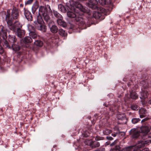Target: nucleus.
<instances>
[{"instance_id":"nucleus-1","label":"nucleus","mask_w":151,"mask_h":151,"mask_svg":"<svg viewBox=\"0 0 151 151\" xmlns=\"http://www.w3.org/2000/svg\"><path fill=\"white\" fill-rule=\"evenodd\" d=\"M43 22V20L39 17L37 16V21L34 22L35 27L38 30H41L43 32H46L47 29L46 26L44 24H42Z\"/></svg>"},{"instance_id":"nucleus-2","label":"nucleus","mask_w":151,"mask_h":151,"mask_svg":"<svg viewBox=\"0 0 151 151\" xmlns=\"http://www.w3.org/2000/svg\"><path fill=\"white\" fill-rule=\"evenodd\" d=\"M51 11L50 6L49 5H45V6H41L39 7V15L40 18H41V16L44 15L46 14L48 12ZM39 17V16H38Z\"/></svg>"},{"instance_id":"nucleus-3","label":"nucleus","mask_w":151,"mask_h":151,"mask_svg":"<svg viewBox=\"0 0 151 151\" xmlns=\"http://www.w3.org/2000/svg\"><path fill=\"white\" fill-rule=\"evenodd\" d=\"M150 143H151V140L138 141L136 145V147L139 149L140 148L144 147L146 145H149Z\"/></svg>"},{"instance_id":"nucleus-4","label":"nucleus","mask_w":151,"mask_h":151,"mask_svg":"<svg viewBox=\"0 0 151 151\" xmlns=\"http://www.w3.org/2000/svg\"><path fill=\"white\" fill-rule=\"evenodd\" d=\"M1 31L0 32V36L3 39L5 40L7 38V30L3 26L1 25L0 27Z\"/></svg>"},{"instance_id":"nucleus-5","label":"nucleus","mask_w":151,"mask_h":151,"mask_svg":"<svg viewBox=\"0 0 151 151\" xmlns=\"http://www.w3.org/2000/svg\"><path fill=\"white\" fill-rule=\"evenodd\" d=\"M130 134L133 138H137L139 135L140 131L136 129H133L131 130Z\"/></svg>"},{"instance_id":"nucleus-6","label":"nucleus","mask_w":151,"mask_h":151,"mask_svg":"<svg viewBox=\"0 0 151 151\" xmlns=\"http://www.w3.org/2000/svg\"><path fill=\"white\" fill-rule=\"evenodd\" d=\"M22 27V25L18 21H16L13 24L12 27L10 28V29L15 32L16 30L20 29Z\"/></svg>"},{"instance_id":"nucleus-7","label":"nucleus","mask_w":151,"mask_h":151,"mask_svg":"<svg viewBox=\"0 0 151 151\" xmlns=\"http://www.w3.org/2000/svg\"><path fill=\"white\" fill-rule=\"evenodd\" d=\"M88 6L92 9H95L98 3L97 0H88Z\"/></svg>"},{"instance_id":"nucleus-8","label":"nucleus","mask_w":151,"mask_h":151,"mask_svg":"<svg viewBox=\"0 0 151 151\" xmlns=\"http://www.w3.org/2000/svg\"><path fill=\"white\" fill-rule=\"evenodd\" d=\"M32 41V40L30 37L27 36L24 38V39H22L21 40V43L22 44L21 45L24 46V45L22 44V42H24V43L26 44L30 43Z\"/></svg>"},{"instance_id":"nucleus-9","label":"nucleus","mask_w":151,"mask_h":151,"mask_svg":"<svg viewBox=\"0 0 151 151\" xmlns=\"http://www.w3.org/2000/svg\"><path fill=\"white\" fill-rule=\"evenodd\" d=\"M24 14L28 21H31L32 19V15L29 11L27 10H24Z\"/></svg>"},{"instance_id":"nucleus-10","label":"nucleus","mask_w":151,"mask_h":151,"mask_svg":"<svg viewBox=\"0 0 151 151\" xmlns=\"http://www.w3.org/2000/svg\"><path fill=\"white\" fill-rule=\"evenodd\" d=\"M13 19H16L19 17V12L17 9H13L11 15Z\"/></svg>"},{"instance_id":"nucleus-11","label":"nucleus","mask_w":151,"mask_h":151,"mask_svg":"<svg viewBox=\"0 0 151 151\" xmlns=\"http://www.w3.org/2000/svg\"><path fill=\"white\" fill-rule=\"evenodd\" d=\"M123 151H139V149L136 147V145L126 147Z\"/></svg>"},{"instance_id":"nucleus-12","label":"nucleus","mask_w":151,"mask_h":151,"mask_svg":"<svg viewBox=\"0 0 151 151\" xmlns=\"http://www.w3.org/2000/svg\"><path fill=\"white\" fill-rule=\"evenodd\" d=\"M52 22L50 23H49V26L50 27V30L53 33H55L58 31V28L55 25H52L51 26V24H52Z\"/></svg>"},{"instance_id":"nucleus-13","label":"nucleus","mask_w":151,"mask_h":151,"mask_svg":"<svg viewBox=\"0 0 151 151\" xmlns=\"http://www.w3.org/2000/svg\"><path fill=\"white\" fill-rule=\"evenodd\" d=\"M140 93L141 96H140V98L141 99H145L147 98L149 95L147 91H142Z\"/></svg>"},{"instance_id":"nucleus-14","label":"nucleus","mask_w":151,"mask_h":151,"mask_svg":"<svg viewBox=\"0 0 151 151\" xmlns=\"http://www.w3.org/2000/svg\"><path fill=\"white\" fill-rule=\"evenodd\" d=\"M17 30V35L18 37L21 38L24 36L25 35V32L24 30L19 29Z\"/></svg>"},{"instance_id":"nucleus-15","label":"nucleus","mask_w":151,"mask_h":151,"mask_svg":"<svg viewBox=\"0 0 151 151\" xmlns=\"http://www.w3.org/2000/svg\"><path fill=\"white\" fill-rule=\"evenodd\" d=\"M141 132L145 134H147L150 131V128L148 126H144L141 127Z\"/></svg>"},{"instance_id":"nucleus-16","label":"nucleus","mask_w":151,"mask_h":151,"mask_svg":"<svg viewBox=\"0 0 151 151\" xmlns=\"http://www.w3.org/2000/svg\"><path fill=\"white\" fill-rule=\"evenodd\" d=\"M76 8L78 9L80 11L83 12H86V9L84 7L80 4L78 3L76 6Z\"/></svg>"},{"instance_id":"nucleus-17","label":"nucleus","mask_w":151,"mask_h":151,"mask_svg":"<svg viewBox=\"0 0 151 151\" xmlns=\"http://www.w3.org/2000/svg\"><path fill=\"white\" fill-rule=\"evenodd\" d=\"M6 19L7 20V23L8 27L10 29V28L12 27L13 26V24H12V19L11 20L9 19V17L8 15L6 16Z\"/></svg>"},{"instance_id":"nucleus-18","label":"nucleus","mask_w":151,"mask_h":151,"mask_svg":"<svg viewBox=\"0 0 151 151\" xmlns=\"http://www.w3.org/2000/svg\"><path fill=\"white\" fill-rule=\"evenodd\" d=\"M75 19L76 22H79L80 24L83 25L85 23L84 20L83 19L81 16L76 17Z\"/></svg>"},{"instance_id":"nucleus-19","label":"nucleus","mask_w":151,"mask_h":151,"mask_svg":"<svg viewBox=\"0 0 151 151\" xmlns=\"http://www.w3.org/2000/svg\"><path fill=\"white\" fill-rule=\"evenodd\" d=\"M62 18L61 19H58L57 20V22L59 25L62 26L63 27H65L66 26V23L62 20Z\"/></svg>"},{"instance_id":"nucleus-20","label":"nucleus","mask_w":151,"mask_h":151,"mask_svg":"<svg viewBox=\"0 0 151 151\" xmlns=\"http://www.w3.org/2000/svg\"><path fill=\"white\" fill-rule=\"evenodd\" d=\"M130 97L131 98L133 99H136L138 97V95L136 93L134 92H132L130 93Z\"/></svg>"},{"instance_id":"nucleus-21","label":"nucleus","mask_w":151,"mask_h":151,"mask_svg":"<svg viewBox=\"0 0 151 151\" xmlns=\"http://www.w3.org/2000/svg\"><path fill=\"white\" fill-rule=\"evenodd\" d=\"M34 44L37 46L41 47L42 46L43 42L40 40H37L34 42Z\"/></svg>"},{"instance_id":"nucleus-22","label":"nucleus","mask_w":151,"mask_h":151,"mask_svg":"<svg viewBox=\"0 0 151 151\" xmlns=\"http://www.w3.org/2000/svg\"><path fill=\"white\" fill-rule=\"evenodd\" d=\"M100 10L101 12H98L95 13V14L94 15V16L96 18H99L100 17L101 15L100 13L101 12H103L104 10V9L103 8H101Z\"/></svg>"},{"instance_id":"nucleus-23","label":"nucleus","mask_w":151,"mask_h":151,"mask_svg":"<svg viewBox=\"0 0 151 151\" xmlns=\"http://www.w3.org/2000/svg\"><path fill=\"white\" fill-rule=\"evenodd\" d=\"M38 8V6L37 3H34L32 6V13L33 14H34Z\"/></svg>"},{"instance_id":"nucleus-24","label":"nucleus","mask_w":151,"mask_h":151,"mask_svg":"<svg viewBox=\"0 0 151 151\" xmlns=\"http://www.w3.org/2000/svg\"><path fill=\"white\" fill-rule=\"evenodd\" d=\"M67 14L68 16L70 18H74L77 16L76 14L70 11L68 12Z\"/></svg>"},{"instance_id":"nucleus-25","label":"nucleus","mask_w":151,"mask_h":151,"mask_svg":"<svg viewBox=\"0 0 151 151\" xmlns=\"http://www.w3.org/2000/svg\"><path fill=\"white\" fill-rule=\"evenodd\" d=\"M12 47L13 50L15 51H19L20 49V47L15 44H13L12 45Z\"/></svg>"},{"instance_id":"nucleus-26","label":"nucleus","mask_w":151,"mask_h":151,"mask_svg":"<svg viewBox=\"0 0 151 151\" xmlns=\"http://www.w3.org/2000/svg\"><path fill=\"white\" fill-rule=\"evenodd\" d=\"M59 33L61 36L65 37L67 36V34L64 30L60 29L59 30Z\"/></svg>"},{"instance_id":"nucleus-27","label":"nucleus","mask_w":151,"mask_h":151,"mask_svg":"<svg viewBox=\"0 0 151 151\" xmlns=\"http://www.w3.org/2000/svg\"><path fill=\"white\" fill-rule=\"evenodd\" d=\"M117 118L118 119L121 120H125L126 117L125 115L124 114H119L117 116Z\"/></svg>"},{"instance_id":"nucleus-28","label":"nucleus","mask_w":151,"mask_h":151,"mask_svg":"<svg viewBox=\"0 0 151 151\" xmlns=\"http://www.w3.org/2000/svg\"><path fill=\"white\" fill-rule=\"evenodd\" d=\"M58 8L62 12H65V9L63 6L61 4H60L58 5Z\"/></svg>"},{"instance_id":"nucleus-29","label":"nucleus","mask_w":151,"mask_h":151,"mask_svg":"<svg viewBox=\"0 0 151 151\" xmlns=\"http://www.w3.org/2000/svg\"><path fill=\"white\" fill-rule=\"evenodd\" d=\"M30 37H31L33 39H35L37 37V35L35 31L29 33Z\"/></svg>"},{"instance_id":"nucleus-30","label":"nucleus","mask_w":151,"mask_h":151,"mask_svg":"<svg viewBox=\"0 0 151 151\" xmlns=\"http://www.w3.org/2000/svg\"><path fill=\"white\" fill-rule=\"evenodd\" d=\"M112 131L111 130L107 128L104 129L103 131V134L105 135H108Z\"/></svg>"},{"instance_id":"nucleus-31","label":"nucleus","mask_w":151,"mask_h":151,"mask_svg":"<svg viewBox=\"0 0 151 151\" xmlns=\"http://www.w3.org/2000/svg\"><path fill=\"white\" fill-rule=\"evenodd\" d=\"M28 28L29 32L35 31L34 27L31 25H28Z\"/></svg>"},{"instance_id":"nucleus-32","label":"nucleus","mask_w":151,"mask_h":151,"mask_svg":"<svg viewBox=\"0 0 151 151\" xmlns=\"http://www.w3.org/2000/svg\"><path fill=\"white\" fill-rule=\"evenodd\" d=\"M9 41L12 43L15 42L17 40L15 37L14 36L10 37L9 38Z\"/></svg>"},{"instance_id":"nucleus-33","label":"nucleus","mask_w":151,"mask_h":151,"mask_svg":"<svg viewBox=\"0 0 151 151\" xmlns=\"http://www.w3.org/2000/svg\"><path fill=\"white\" fill-rule=\"evenodd\" d=\"M42 16L44 17V19L45 21L48 22L50 20V17L48 15L47 13Z\"/></svg>"},{"instance_id":"nucleus-34","label":"nucleus","mask_w":151,"mask_h":151,"mask_svg":"<svg viewBox=\"0 0 151 151\" xmlns=\"http://www.w3.org/2000/svg\"><path fill=\"white\" fill-rule=\"evenodd\" d=\"M139 114H145L147 113V111L144 108H141L139 111Z\"/></svg>"},{"instance_id":"nucleus-35","label":"nucleus","mask_w":151,"mask_h":151,"mask_svg":"<svg viewBox=\"0 0 151 151\" xmlns=\"http://www.w3.org/2000/svg\"><path fill=\"white\" fill-rule=\"evenodd\" d=\"M54 13L55 16L59 18H62V16L59 13H58L56 11H54Z\"/></svg>"},{"instance_id":"nucleus-36","label":"nucleus","mask_w":151,"mask_h":151,"mask_svg":"<svg viewBox=\"0 0 151 151\" xmlns=\"http://www.w3.org/2000/svg\"><path fill=\"white\" fill-rule=\"evenodd\" d=\"M140 120V119L139 118H134L132 119V122L133 124H135Z\"/></svg>"},{"instance_id":"nucleus-37","label":"nucleus","mask_w":151,"mask_h":151,"mask_svg":"<svg viewBox=\"0 0 151 151\" xmlns=\"http://www.w3.org/2000/svg\"><path fill=\"white\" fill-rule=\"evenodd\" d=\"M120 147L119 146H116L114 148L111 149L110 151H119Z\"/></svg>"},{"instance_id":"nucleus-38","label":"nucleus","mask_w":151,"mask_h":151,"mask_svg":"<svg viewBox=\"0 0 151 151\" xmlns=\"http://www.w3.org/2000/svg\"><path fill=\"white\" fill-rule=\"evenodd\" d=\"M131 108L134 110H137L138 109V106L136 105H132Z\"/></svg>"},{"instance_id":"nucleus-39","label":"nucleus","mask_w":151,"mask_h":151,"mask_svg":"<svg viewBox=\"0 0 151 151\" xmlns=\"http://www.w3.org/2000/svg\"><path fill=\"white\" fill-rule=\"evenodd\" d=\"M99 2L100 4L102 5L105 4L106 2V0H99Z\"/></svg>"},{"instance_id":"nucleus-40","label":"nucleus","mask_w":151,"mask_h":151,"mask_svg":"<svg viewBox=\"0 0 151 151\" xmlns=\"http://www.w3.org/2000/svg\"><path fill=\"white\" fill-rule=\"evenodd\" d=\"M34 0H28L25 3V5L30 4H32Z\"/></svg>"},{"instance_id":"nucleus-41","label":"nucleus","mask_w":151,"mask_h":151,"mask_svg":"<svg viewBox=\"0 0 151 151\" xmlns=\"http://www.w3.org/2000/svg\"><path fill=\"white\" fill-rule=\"evenodd\" d=\"M93 144L95 147H98L100 146V143L98 142H96L93 143Z\"/></svg>"},{"instance_id":"nucleus-42","label":"nucleus","mask_w":151,"mask_h":151,"mask_svg":"<svg viewBox=\"0 0 151 151\" xmlns=\"http://www.w3.org/2000/svg\"><path fill=\"white\" fill-rule=\"evenodd\" d=\"M4 46H6V47H8L9 48V46L8 45V43L6 41H5L4 42Z\"/></svg>"},{"instance_id":"nucleus-43","label":"nucleus","mask_w":151,"mask_h":151,"mask_svg":"<svg viewBox=\"0 0 151 151\" xmlns=\"http://www.w3.org/2000/svg\"><path fill=\"white\" fill-rule=\"evenodd\" d=\"M118 142V140L116 139L115 140L113 143H112L111 144H110L111 146H112L115 145L117 143V142Z\"/></svg>"},{"instance_id":"nucleus-44","label":"nucleus","mask_w":151,"mask_h":151,"mask_svg":"<svg viewBox=\"0 0 151 151\" xmlns=\"http://www.w3.org/2000/svg\"><path fill=\"white\" fill-rule=\"evenodd\" d=\"M89 133H88L87 132L83 133V135L85 137H87L89 136Z\"/></svg>"},{"instance_id":"nucleus-45","label":"nucleus","mask_w":151,"mask_h":151,"mask_svg":"<svg viewBox=\"0 0 151 151\" xmlns=\"http://www.w3.org/2000/svg\"><path fill=\"white\" fill-rule=\"evenodd\" d=\"M4 52L3 50L2 49V46L0 45V54L3 53Z\"/></svg>"},{"instance_id":"nucleus-46","label":"nucleus","mask_w":151,"mask_h":151,"mask_svg":"<svg viewBox=\"0 0 151 151\" xmlns=\"http://www.w3.org/2000/svg\"><path fill=\"white\" fill-rule=\"evenodd\" d=\"M140 114V117L141 118L145 117L146 116V115L145 114Z\"/></svg>"},{"instance_id":"nucleus-47","label":"nucleus","mask_w":151,"mask_h":151,"mask_svg":"<svg viewBox=\"0 0 151 151\" xmlns=\"http://www.w3.org/2000/svg\"><path fill=\"white\" fill-rule=\"evenodd\" d=\"M106 138L108 140H112L113 139V138L111 137H107Z\"/></svg>"},{"instance_id":"nucleus-48","label":"nucleus","mask_w":151,"mask_h":151,"mask_svg":"<svg viewBox=\"0 0 151 151\" xmlns=\"http://www.w3.org/2000/svg\"><path fill=\"white\" fill-rule=\"evenodd\" d=\"M148 119V118H145L143 119L142 120L141 122H145V121H146Z\"/></svg>"},{"instance_id":"nucleus-49","label":"nucleus","mask_w":151,"mask_h":151,"mask_svg":"<svg viewBox=\"0 0 151 151\" xmlns=\"http://www.w3.org/2000/svg\"><path fill=\"white\" fill-rule=\"evenodd\" d=\"M117 133H115V134H112V135L114 137H115L116 136Z\"/></svg>"},{"instance_id":"nucleus-50","label":"nucleus","mask_w":151,"mask_h":151,"mask_svg":"<svg viewBox=\"0 0 151 151\" xmlns=\"http://www.w3.org/2000/svg\"><path fill=\"white\" fill-rule=\"evenodd\" d=\"M148 137L151 138V132L149 134V135L148 136Z\"/></svg>"},{"instance_id":"nucleus-51","label":"nucleus","mask_w":151,"mask_h":151,"mask_svg":"<svg viewBox=\"0 0 151 151\" xmlns=\"http://www.w3.org/2000/svg\"><path fill=\"white\" fill-rule=\"evenodd\" d=\"M148 103L150 104H151V99L150 100L148 101Z\"/></svg>"},{"instance_id":"nucleus-52","label":"nucleus","mask_w":151,"mask_h":151,"mask_svg":"<svg viewBox=\"0 0 151 151\" xmlns=\"http://www.w3.org/2000/svg\"><path fill=\"white\" fill-rule=\"evenodd\" d=\"M1 37H0V43L1 42Z\"/></svg>"},{"instance_id":"nucleus-53","label":"nucleus","mask_w":151,"mask_h":151,"mask_svg":"<svg viewBox=\"0 0 151 151\" xmlns=\"http://www.w3.org/2000/svg\"><path fill=\"white\" fill-rule=\"evenodd\" d=\"M44 0L45 1H48L49 0Z\"/></svg>"},{"instance_id":"nucleus-54","label":"nucleus","mask_w":151,"mask_h":151,"mask_svg":"<svg viewBox=\"0 0 151 151\" xmlns=\"http://www.w3.org/2000/svg\"><path fill=\"white\" fill-rule=\"evenodd\" d=\"M109 145V144H107V145Z\"/></svg>"},{"instance_id":"nucleus-55","label":"nucleus","mask_w":151,"mask_h":151,"mask_svg":"<svg viewBox=\"0 0 151 151\" xmlns=\"http://www.w3.org/2000/svg\"><path fill=\"white\" fill-rule=\"evenodd\" d=\"M150 128H151V127H150Z\"/></svg>"}]
</instances>
